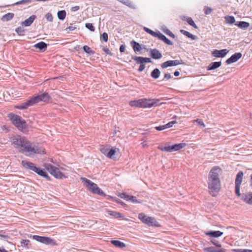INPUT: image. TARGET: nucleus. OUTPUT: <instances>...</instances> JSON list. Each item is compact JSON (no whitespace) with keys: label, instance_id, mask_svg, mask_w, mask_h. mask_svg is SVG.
<instances>
[{"label":"nucleus","instance_id":"nucleus-1","mask_svg":"<svg viewBox=\"0 0 252 252\" xmlns=\"http://www.w3.org/2000/svg\"><path fill=\"white\" fill-rule=\"evenodd\" d=\"M221 172L220 168L216 166L213 167L210 170L208 175L207 181L209 191L212 196H215L220 189V181L219 174Z\"/></svg>","mask_w":252,"mask_h":252},{"label":"nucleus","instance_id":"nucleus-2","mask_svg":"<svg viewBox=\"0 0 252 252\" xmlns=\"http://www.w3.org/2000/svg\"><path fill=\"white\" fill-rule=\"evenodd\" d=\"M50 100L51 97L47 93H44L32 97L23 104L16 106V108L19 109H25L29 106H32L40 101L48 102Z\"/></svg>","mask_w":252,"mask_h":252},{"label":"nucleus","instance_id":"nucleus-3","mask_svg":"<svg viewBox=\"0 0 252 252\" xmlns=\"http://www.w3.org/2000/svg\"><path fill=\"white\" fill-rule=\"evenodd\" d=\"M21 153L26 156L34 157L36 154H44V149L28 140Z\"/></svg>","mask_w":252,"mask_h":252},{"label":"nucleus","instance_id":"nucleus-4","mask_svg":"<svg viewBox=\"0 0 252 252\" xmlns=\"http://www.w3.org/2000/svg\"><path fill=\"white\" fill-rule=\"evenodd\" d=\"M8 117L12 124L22 132L26 133L28 131L26 123L21 117L16 114H10Z\"/></svg>","mask_w":252,"mask_h":252},{"label":"nucleus","instance_id":"nucleus-5","mask_svg":"<svg viewBox=\"0 0 252 252\" xmlns=\"http://www.w3.org/2000/svg\"><path fill=\"white\" fill-rule=\"evenodd\" d=\"M21 164L26 169L32 170L47 179H50V177L48 176L47 174L43 169L39 167H37L32 162L27 160H22L21 161Z\"/></svg>","mask_w":252,"mask_h":252},{"label":"nucleus","instance_id":"nucleus-6","mask_svg":"<svg viewBox=\"0 0 252 252\" xmlns=\"http://www.w3.org/2000/svg\"><path fill=\"white\" fill-rule=\"evenodd\" d=\"M28 140L24 136L16 135L11 138L12 145L21 153Z\"/></svg>","mask_w":252,"mask_h":252},{"label":"nucleus","instance_id":"nucleus-7","mask_svg":"<svg viewBox=\"0 0 252 252\" xmlns=\"http://www.w3.org/2000/svg\"><path fill=\"white\" fill-rule=\"evenodd\" d=\"M81 180L84 183V184L88 189L93 193L97 194L100 195H105L104 192L99 187H98L96 184L85 178H81Z\"/></svg>","mask_w":252,"mask_h":252},{"label":"nucleus","instance_id":"nucleus-8","mask_svg":"<svg viewBox=\"0 0 252 252\" xmlns=\"http://www.w3.org/2000/svg\"><path fill=\"white\" fill-rule=\"evenodd\" d=\"M44 167L45 169L50 173L51 174H52L57 179H62L66 178V176H65L62 172L60 171L59 168L52 165L51 164H45Z\"/></svg>","mask_w":252,"mask_h":252},{"label":"nucleus","instance_id":"nucleus-9","mask_svg":"<svg viewBox=\"0 0 252 252\" xmlns=\"http://www.w3.org/2000/svg\"><path fill=\"white\" fill-rule=\"evenodd\" d=\"M159 99H140V108H151L158 105Z\"/></svg>","mask_w":252,"mask_h":252},{"label":"nucleus","instance_id":"nucleus-10","mask_svg":"<svg viewBox=\"0 0 252 252\" xmlns=\"http://www.w3.org/2000/svg\"><path fill=\"white\" fill-rule=\"evenodd\" d=\"M244 173L240 171L236 175L235 181V192L236 195H240V186L243 181Z\"/></svg>","mask_w":252,"mask_h":252},{"label":"nucleus","instance_id":"nucleus-11","mask_svg":"<svg viewBox=\"0 0 252 252\" xmlns=\"http://www.w3.org/2000/svg\"><path fill=\"white\" fill-rule=\"evenodd\" d=\"M240 197L241 200L246 203L252 205V192H248L245 193H241L240 195H237Z\"/></svg>","mask_w":252,"mask_h":252},{"label":"nucleus","instance_id":"nucleus-12","mask_svg":"<svg viewBox=\"0 0 252 252\" xmlns=\"http://www.w3.org/2000/svg\"><path fill=\"white\" fill-rule=\"evenodd\" d=\"M182 63L183 61L182 60H170L161 63V67L162 68H165L169 66H176Z\"/></svg>","mask_w":252,"mask_h":252},{"label":"nucleus","instance_id":"nucleus-13","mask_svg":"<svg viewBox=\"0 0 252 252\" xmlns=\"http://www.w3.org/2000/svg\"><path fill=\"white\" fill-rule=\"evenodd\" d=\"M132 59L135 61L137 64H143L144 63H151V60L149 58L142 57L132 56Z\"/></svg>","mask_w":252,"mask_h":252},{"label":"nucleus","instance_id":"nucleus-14","mask_svg":"<svg viewBox=\"0 0 252 252\" xmlns=\"http://www.w3.org/2000/svg\"><path fill=\"white\" fill-rule=\"evenodd\" d=\"M228 51L227 49H222L220 50H215L212 52L213 56L217 58H223L224 57Z\"/></svg>","mask_w":252,"mask_h":252},{"label":"nucleus","instance_id":"nucleus-15","mask_svg":"<svg viewBox=\"0 0 252 252\" xmlns=\"http://www.w3.org/2000/svg\"><path fill=\"white\" fill-rule=\"evenodd\" d=\"M242 57V54L241 53H236L232 55L226 61V63L227 64L237 62Z\"/></svg>","mask_w":252,"mask_h":252},{"label":"nucleus","instance_id":"nucleus-16","mask_svg":"<svg viewBox=\"0 0 252 252\" xmlns=\"http://www.w3.org/2000/svg\"><path fill=\"white\" fill-rule=\"evenodd\" d=\"M150 56L155 60L159 59L162 57L161 53L157 49H151Z\"/></svg>","mask_w":252,"mask_h":252},{"label":"nucleus","instance_id":"nucleus-17","mask_svg":"<svg viewBox=\"0 0 252 252\" xmlns=\"http://www.w3.org/2000/svg\"><path fill=\"white\" fill-rule=\"evenodd\" d=\"M156 37H158L159 39L162 40L166 44L169 45H172L173 42L168 39L165 35L162 34L160 32H158Z\"/></svg>","mask_w":252,"mask_h":252},{"label":"nucleus","instance_id":"nucleus-18","mask_svg":"<svg viewBox=\"0 0 252 252\" xmlns=\"http://www.w3.org/2000/svg\"><path fill=\"white\" fill-rule=\"evenodd\" d=\"M221 65V62H216L211 63L207 68L208 70H211L217 69Z\"/></svg>","mask_w":252,"mask_h":252},{"label":"nucleus","instance_id":"nucleus-19","mask_svg":"<svg viewBox=\"0 0 252 252\" xmlns=\"http://www.w3.org/2000/svg\"><path fill=\"white\" fill-rule=\"evenodd\" d=\"M223 232L220 231H210L205 233V234L212 237L217 238L221 236Z\"/></svg>","mask_w":252,"mask_h":252},{"label":"nucleus","instance_id":"nucleus-20","mask_svg":"<svg viewBox=\"0 0 252 252\" xmlns=\"http://www.w3.org/2000/svg\"><path fill=\"white\" fill-rule=\"evenodd\" d=\"M35 18V16L34 15H32L24 21L22 22L21 25L25 27L29 26L33 23Z\"/></svg>","mask_w":252,"mask_h":252},{"label":"nucleus","instance_id":"nucleus-21","mask_svg":"<svg viewBox=\"0 0 252 252\" xmlns=\"http://www.w3.org/2000/svg\"><path fill=\"white\" fill-rule=\"evenodd\" d=\"M145 221V223L150 226H158L157 222L155 219L152 217H147L146 220Z\"/></svg>","mask_w":252,"mask_h":252},{"label":"nucleus","instance_id":"nucleus-22","mask_svg":"<svg viewBox=\"0 0 252 252\" xmlns=\"http://www.w3.org/2000/svg\"><path fill=\"white\" fill-rule=\"evenodd\" d=\"M106 213L108 214H109L113 217H114L116 218H123L124 217V215L122 214H121L119 212L114 211L107 210Z\"/></svg>","mask_w":252,"mask_h":252},{"label":"nucleus","instance_id":"nucleus-23","mask_svg":"<svg viewBox=\"0 0 252 252\" xmlns=\"http://www.w3.org/2000/svg\"><path fill=\"white\" fill-rule=\"evenodd\" d=\"M42 243L46 245H51L53 246L56 245V243L54 240L47 237H43Z\"/></svg>","mask_w":252,"mask_h":252},{"label":"nucleus","instance_id":"nucleus-24","mask_svg":"<svg viewBox=\"0 0 252 252\" xmlns=\"http://www.w3.org/2000/svg\"><path fill=\"white\" fill-rule=\"evenodd\" d=\"M131 44L132 46V48L134 51L136 53L137 52H139L141 50V45L140 44L135 41H132L131 42Z\"/></svg>","mask_w":252,"mask_h":252},{"label":"nucleus","instance_id":"nucleus-25","mask_svg":"<svg viewBox=\"0 0 252 252\" xmlns=\"http://www.w3.org/2000/svg\"><path fill=\"white\" fill-rule=\"evenodd\" d=\"M180 32L182 33H183L184 35H185V36H187L189 38H191L192 40H196L197 39V37L196 35L190 33L189 32L187 31H185L184 30H181L180 31Z\"/></svg>","mask_w":252,"mask_h":252},{"label":"nucleus","instance_id":"nucleus-26","mask_svg":"<svg viewBox=\"0 0 252 252\" xmlns=\"http://www.w3.org/2000/svg\"><path fill=\"white\" fill-rule=\"evenodd\" d=\"M14 14L13 13H8L4 15L1 18V20L3 21H8L11 20L14 17Z\"/></svg>","mask_w":252,"mask_h":252},{"label":"nucleus","instance_id":"nucleus-27","mask_svg":"<svg viewBox=\"0 0 252 252\" xmlns=\"http://www.w3.org/2000/svg\"><path fill=\"white\" fill-rule=\"evenodd\" d=\"M160 74V71L158 68L154 69L151 72V76L154 79H158Z\"/></svg>","mask_w":252,"mask_h":252},{"label":"nucleus","instance_id":"nucleus-28","mask_svg":"<svg viewBox=\"0 0 252 252\" xmlns=\"http://www.w3.org/2000/svg\"><path fill=\"white\" fill-rule=\"evenodd\" d=\"M109 149H110V146L108 145L101 146L100 147V152L106 156L107 157L108 153L109 152Z\"/></svg>","mask_w":252,"mask_h":252},{"label":"nucleus","instance_id":"nucleus-29","mask_svg":"<svg viewBox=\"0 0 252 252\" xmlns=\"http://www.w3.org/2000/svg\"><path fill=\"white\" fill-rule=\"evenodd\" d=\"M34 47L40 50H45L47 48V44L44 42L41 41L34 45Z\"/></svg>","mask_w":252,"mask_h":252},{"label":"nucleus","instance_id":"nucleus-30","mask_svg":"<svg viewBox=\"0 0 252 252\" xmlns=\"http://www.w3.org/2000/svg\"><path fill=\"white\" fill-rule=\"evenodd\" d=\"M235 25L242 29H246L250 26V24L246 22L240 21L238 23L235 24Z\"/></svg>","mask_w":252,"mask_h":252},{"label":"nucleus","instance_id":"nucleus-31","mask_svg":"<svg viewBox=\"0 0 252 252\" xmlns=\"http://www.w3.org/2000/svg\"><path fill=\"white\" fill-rule=\"evenodd\" d=\"M111 243L112 244H113L115 246L118 247V248H124L125 247V244L120 241L118 240H112L111 241Z\"/></svg>","mask_w":252,"mask_h":252},{"label":"nucleus","instance_id":"nucleus-32","mask_svg":"<svg viewBox=\"0 0 252 252\" xmlns=\"http://www.w3.org/2000/svg\"><path fill=\"white\" fill-rule=\"evenodd\" d=\"M122 3L132 9H135V5L129 0H124Z\"/></svg>","mask_w":252,"mask_h":252},{"label":"nucleus","instance_id":"nucleus-33","mask_svg":"<svg viewBox=\"0 0 252 252\" xmlns=\"http://www.w3.org/2000/svg\"><path fill=\"white\" fill-rule=\"evenodd\" d=\"M207 252H225V249L217 250L213 247H209L205 249Z\"/></svg>","mask_w":252,"mask_h":252},{"label":"nucleus","instance_id":"nucleus-34","mask_svg":"<svg viewBox=\"0 0 252 252\" xmlns=\"http://www.w3.org/2000/svg\"><path fill=\"white\" fill-rule=\"evenodd\" d=\"M58 17L60 20H63L66 16V12L65 10L59 11L58 12Z\"/></svg>","mask_w":252,"mask_h":252},{"label":"nucleus","instance_id":"nucleus-35","mask_svg":"<svg viewBox=\"0 0 252 252\" xmlns=\"http://www.w3.org/2000/svg\"><path fill=\"white\" fill-rule=\"evenodd\" d=\"M185 20L188 22V23L191 26L193 27L195 29H198V27L197 25L195 24L194 22L192 20V19L191 17H187Z\"/></svg>","mask_w":252,"mask_h":252},{"label":"nucleus","instance_id":"nucleus-36","mask_svg":"<svg viewBox=\"0 0 252 252\" xmlns=\"http://www.w3.org/2000/svg\"><path fill=\"white\" fill-rule=\"evenodd\" d=\"M225 19L227 23L232 24L235 23V19L233 16H226L225 17Z\"/></svg>","mask_w":252,"mask_h":252},{"label":"nucleus","instance_id":"nucleus-37","mask_svg":"<svg viewBox=\"0 0 252 252\" xmlns=\"http://www.w3.org/2000/svg\"><path fill=\"white\" fill-rule=\"evenodd\" d=\"M131 106H136L140 108V99L138 100H132L129 102Z\"/></svg>","mask_w":252,"mask_h":252},{"label":"nucleus","instance_id":"nucleus-38","mask_svg":"<svg viewBox=\"0 0 252 252\" xmlns=\"http://www.w3.org/2000/svg\"><path fill=\"white\" fill-rule=\"evenodd\" d=\"M158 149L162 151H164V152H171L170 146L167 145V144H166L165 146H158Z\"/></svg>","mask_w":252,"mask_h":252},{"label":"nucleus","instance_id":"nucleus-39","mask_svg":"<svg viewBox=\"0 0 252 252\" xmlns=\"http://www.w3.org/2000/svg\"><path fill=\"white\" fill-rule=\"evenodd\" d=\"M162 31L165 34L172 37L173 38L175 37V35L167 28H163Z\"/></svg>","mask_w":252,"mask_h":252},{"label":"nucleus","instance_id":"nucleus-40","mask_svg":"<svg viewBox=\"0 0 252 252\" xmlns=\"http://www.w3.org/2000/svg\"><path fill=\"white\" fill-rule=\"evenodd\" d=\"M186 143L175 144L174 145L176 151H178L186 146Z\"/></svg>","mask_w":252,"mask_h":252},{"label":"nucleus","instance_id":"nucleus-41","mask_svg":"<svg viewBox=\"0 0 252 252\" xmlns=\"http://www.w3.org/2000/svg\"><path fill=\"white\" fill-rule=\"evenodd\" d=\"M128 201H131L133 203H142L141 201H140L139 200H137L136 199V197L134 196L130 195Z\"/></svg>","mask_w":252,"mask_h":252},{"label":"nucleus","instance_id":"nucleus-42","mask_svg":"<svg viewBox=\"0 0 252 252\" xmlns=\"http://www.w3.org/2000/svg\"><path fill=\"white\" fill-rule=\"evenodd\" d=\"M144 30L146 32L150 34L151 35H152V36H153L154 37H156L157 33H158V32H156L153 31L152 30H151V29H150L148 28H146V27H144Z\"/></svg>","mask_w":252,"mask_h":252},{"label":"nucleus","instance_id":"nucleus-43","mask_svg":"<svg viewBox=\"0 0 252 252\" xmlns=\"http://www.w3.org/2000/svg\"><path fill=\"white\" fill-rule=\"evenodd\" d=\"M83 48L84 52L88 54H93L94 53V52L88 46L84 45Z\"/></svg>","mask_w":252,"mask_h":252},{"label":"nucleus","instance_id":"nucleus-44","mask_svg":"<svg viewBox=\"0 0 252 252\" xmlns=\"http://www.w3.org/2000/svg\"><path fill=\"white\" fill-rule=\"evenodd\" d=\"M116 149H109V152L108 153L107 157L110 158H112V157L115 155L116 152Z\"/></svg>","mask_w":252,"mask_h":252},{"label":"nucleus","instance_id":"nucleus-45","mask_svg":"<svg viewBox=\"0 0 252 252\" xmlns=\"http://www.w3.org/2000/svg\"><path fill=\"white\" fill-rule=\"evenodd\" d=\"M147 218V216L143 213H140L138 215V219L140 220L143 223H145V221Z\"/></svg>","mask_w":252,"mask_h":252},{"label":"nucleus","instance_id":"nucleus-46","mask_svg":"<svg viewBox=\"0 0 252 252\" xmlns=\"http://www.w3.org/2000/svg\"><path fill=\"white\" fill-rule=\"evenodd\" d=\"M85 27L91 32H94L95 31V28L92 23H86L85 24Z\"/></svg>","mask_w":252,"mask_h":252},{"label":"nucleus","instance_id":"nucleus-47","mask_svg":"<svg viewBox=\"0 0 252 252\" xmlns=\"http://www.w3.org/2000/svg\"><path fill=\"white\" fill-rule=\"evenodd\" d=\"M43 237H44V236H38V235H33L32 236V238L34 240H35L38 242H39L40 243H42L43 242Z\"/></svg>","mask_w":252,"mask_h":252},{"label":"nucleus","instance_id":"nucleus-48","mask_svg":"<svg viewBox=\"0 0 252 252\" xmlns=\"http://www.w3.org/2000/svg\"><path fill=\"white\" fill-rule=\"evenodd\" d=\"M212 10L213 9L207 6H205L204 7V11L206 15L210 14L212 12Z\"/></svg>","mask_w":252,"mask_h":252},{"label":"nucleus","instance_id":"nucleus-49","mask_svg":"<svg viewBox=\"0 0 252 252\" xmlns=\"http://www.w3.org/2000/svg\"><path fill=\"white\" fill-rule=\"evenodd\" d=\"M100 39L103 40L105 42H107L108 39V35L106 32H103L100 36Z\"/></svg>","mask_w":252,"mask_h":252},{"label":"nucleus","instance_id":"nucleus-50","mask_svg":"<svg viewBox=\"0 0 252 252\" xmlns=\"http://www.w3.org/2000/svg\"><path fill=\"white\" fill-rule=\"evenodd\" d=\"M15 31L20 35H23L25 30L21 27H18L16 29Z\"/></svg>","mask_w":252,"mask_h":252},{"label":"nucleus","instance_id":"nucleus-51","mask_svg":"<svg viewBox=\"0 0 252 252\" xmlns=\"http://www.w3.org/2000/svg\"><path fill=\"white\" fill-rule=\"evenodd\" d=\"M30 240H22L21 242V246L22 247H27L28 248V246L30 244Z\"/></svg>","mask_w":252,"mask_h":252},{"label":"nucleus","instance_id":"nucleus-52","mask_svg":"<svg viewBox=\"0 0 252 252\" xmlns=\"http://www.w3.org/2000/svg\"><path fill=\"white\" fill-rule=\"evenodd\" d=\"M31 1V0H22L16 2L15 4L18 5L21 4L30 3Z\"/></svg>","mask_w":252,"mask_h":252},{"label":"nucleus","instance_id":"nucleus-53","mask_svg":"<svg viewBox=\"0 0 252 252\" xmlns=\"http://www.w3.org/2000/svg\"><path fill=\"white\" fill-rule=\"evenodd\" d=\"M45 17H46V19L47 20V21H48L49 22L53 21V18L52 15L51 13L49 12V13H47L45 15Z\"/></svg>","mask_w":252,"mask_h":252},{"label":"nucleus","instance_id":"nucleus-54","mask_svg":"<svg viewBox=\"0 0 252 252\" xmlns=\"http://www.w3.org/2000/svg\"><path fill=\"white\" fill-rule=\"evenodd\" d=\"M194 121L197 123V124L202 127H204L205 126L204 123H203V121L201 119H197L196 120H195Z\"/></svg>","mask_w":252,"mask_h":252},{"label":"nucleus","instance_id":"nucleus-55","mask_svg":"<svg viewBox=\"0 0 252 252\" xmlns=\"http://www.w3.org/2000/svg\"><path fill=\"white\" fill-rule=\"evenodd\" d=\"M130 195H127L126 193H122L120 195V197L128 201Z\"/></svg>","mask_w":252,"mask_h":252},{"label":"nucleus","instance_id":"nucleus-56","mask_svg":"<svg viewBox=\"0 0 252 252\" xmlns=\"http://www.w3.org/2000/svg\"><path fill=\"white\" fill-rule=\"evenodd\" d=\"M176 122L175 121H171V122L167 123V124L165 125V127H166V128H170L172 126L173 124H176Z\"/></svg>","mask_w":252,"mask_h":252},{"label":"nucleus","instance_id":"nucleus-57","mask_svg":"<svg viewBox=\"0 0 252 252\" xmlns=\"http://www.w3.org/2000/svg\"><path fill=\"white\" fill-rule=\"evenodd\" d=\"M211 242L213 244L217 246V247L220 248L221 247V245L220 243L216 240H212Z\"/></svg>","mask_w":252,"mask_h":252},{"label":"nucleus","instance_id":"nucleus-58","mask_svg":"<svg viewBox=\"0 0 252 252\" xmlns=\"http://www.w3.org/2000/svg\"><path fill=\"white\" fill-rule=\"evenodd\" d=\"M155 128L157 130H164L165 129H166V127H165V125H163V126H156L155 127Z\"/></svg>","mask_w":252,"mask_h":252},{"label":"nucleus","instance_id":"nucleus-59","mask_svg":"<svg viewBox=\"0 0 252 252\" xmlns=\"http://www.w3.org/2000/svg\"><path fill=\"white\" fill-rule=\"evenodd\" d=\"M80 8L79 6H75L71 8V11L72 12H75L78 11Z\"/></svg>","mask_w":252,"mask_h":252},{"label":"nucleus","instance_id":"nucleus-60","mask_svg":"<svg viewBox=\"0 0 252 252\" xmlns=\"http://www.w3.org/2000/svg\"><path fill=\"white\" fill-rule=\"evenodd\" d=\"M103 51L105 52L107 54H110V50L106 47H103Z\"/></svg>","mask_w":252,"mask_h":252},{"label":"nucleus","instance_id":"nucleus-61","mask_svg":"<svg viewBox=\"0 0 252 252\" xmlns=\"http://www.w3.org/2000/svg\"><path fill=\"white\" fill-rule=\"evenodd\" d=\"M145 65L144 64H140V65L138 68V71L140 72H141L145 69Z\"/></svg>","mask_w":252,"mask_h":252},{"label":"nucleus","instance_id":"nucleus-62","mask_svg":"<svg viewBox=\"0 0 252 252\" xmlns=\"http://www.w3.org/2000/svg\"><path fill=\"white\" fill-rule=\"evenodd\" d=\"M126 46L124 45H121L120 47V51L122 53L124 52L125 50Z\"/></svg>","mask_w":252,"mask_h":252},{"label":"nucleus","instance_id":"nucleus-63","mask_svg":"<svg viewBox=\"0 0 252 252\" xmlns=\"http://www.w3.org/2000/svg\"><path fill=\"white\" fill-rule=\"evenodd\" d=\"M171 78V76L169 73H165L164 74V78L167 80Z\"/></svg>","mask_w":252,"mask_h":252},{"label":"nucleus","instance_id":"nucleus-64","mask_svg":"<svg viewBox=\"0 0 252 252\" xmlns=\"http://www.w3.org/2000/svg\"><path fill=\"white\" fill-rule=\"evenodd\" d=\"M75 27L74 26H73V24H71L68 27V29L69 30V31H73L74 29H75Z\"/></svg>","mask_w":252,"mask_h":252}]
</instances>
